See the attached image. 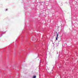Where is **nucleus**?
Instances as JSON below:
<instances>
[{"mask_svg":"<svg viewBox=\"0 0 78 78\" xmlns=\"http://www.w3.org/2000/svg\"><path fill=\"white\" fill-rule=\"evenodd\" d=\"M6 11H8V9H6Z\"/></svg>","mask_w":78,"mask_h":78,"instance_id":"nucleus-5","label":"nucleus"},{"mask_svg":"<svg viewBox=\"0 0 78 78\" xmlns=\"http://www.w3.org/2000/svg\"><path fill=\"white\" fill-rule=\"evenodd\" d=\"M58 36H59V35L58 34V33H57V37H58Z\"/></svg>","mask_w":78,"mask_h":78,"instance_id":"nucleus-2","label":"nucleus"},{"mask_svg":"<svg viewBox=\"0 0 78 78\" xmlns=\"http://www.w3.org/2000/svg\"><path fill=\"white\" fill-rule=\"evenodd\" d=\"M58 37H56V40H58Z\"/></svg>","mask_w":78,"mask_h":78,"instance_id":"nucleus-3","label":"nucleus"},{"mask_svg":"<svg viewBox=\"0 0 78 78\" xmlns=\"http://www.w3.org/2000/svg\"><path fill=\"white\" fill-rule=\"evenodd\" d=\"M55 4H57L58 3H57V2H55Z\"/></svg>","mask_w":78,"mask_h":78,"instance_id":"nucleus-4","label":"nucleus"},{"mask_svg":"<svg viewBox=\"0 0 78 78\" xmlns=\"http://www.w3.org/2000/svg\"><path fill=\"white\" fill-rule=\"evenodd\" d=\"M36 78V76H33V78Z\"/></svg>","mask_w":78,"mask_h":78,"instance_id":"nucleus-1","label":"nucleus"},{"mask_svg":"<svg viewBox=\"0 0 78 78\" xmlns=\"http://www.w3.org/2000/svg\"><path fill=\"white\" fill-rule=\"evenodd\" d=\"M41 62V60H40V62Z\"/></svg>","mask_w":78,"mask_h":78,"instance_id":"nucleus-6","label":"nucleus"},{"mask_svg":"<svg viewBox=\"0 0 78 78\" xmlns=\"http://www.w3.org/2000/svg\"><path fill=\"white\" fill-rule=\"evenodd\" d=\"M57 54H58V52H57Z\"/></svg>","mask_w":78,"mask_h":78,"instance_id":"nucleus-7","label":"nucleus"}]
</instances>
